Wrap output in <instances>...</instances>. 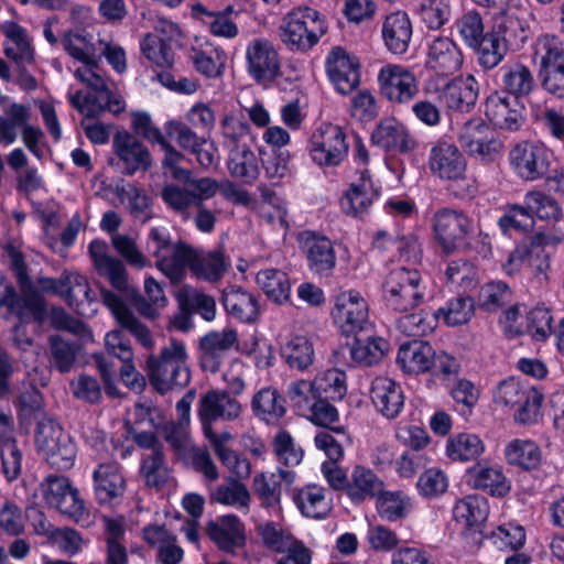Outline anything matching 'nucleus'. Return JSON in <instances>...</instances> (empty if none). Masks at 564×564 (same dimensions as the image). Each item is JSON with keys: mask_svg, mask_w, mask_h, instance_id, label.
<instances>
[{"mask_svg": "<svg viewBox=\"0 0 564 564\" xmlns=\"http://www.w3.org/2000/svg\"><path fill=\"white\" fill-rule=\"evenodd\" d=\"M74 75L90 91L85 95L80 90L70 93L68 100L76 110L87 118H96L105 111L118 115L124 110L123 98L109 89L106 77L94 61L77 68Z\"/></svg>", "mask_w": 564, "mask_h": 564, "instance_id": "obj_1", "label": "nucleus"}, {"mask_svg": "<svg viewBox=\"0 0 564 564\" xmlns=\"http://www.w3.org/2000/svg\"><path fill=\"white\" fill-rule=\"evenodd\" d=\"M145 249L154 259L155 268L162 272L172 284H180L191 268L194 247L177 239L174 240L166 227L150 228Z\"/></svg>", "mask_w": 564, "mask_h": 564, "instance_id": "obj_2", "label": "nucleus"}, {"mask_svg": "<svg viewBox=\"0 0 564 564\" xmlns=\"http://www.w3.org/2000/svg\"><path fill=\"white\" fill-rule=\"evenodd\" d=\"M186 360L185 345L175 339L164 346L159 356H149L147 373L151 386L161 394L174 389H183L191 380Z\"/></svg>", "mask_w": 564, "mask_h": 564, "instance_id": "obj_3", "label": "nucleus"}, {"mask_svg": "<svg viewBox=\"0 0 564 564\" xmlns=\"http://www.w3.org/2000/svg\"><path fill=\"white\" fill-rule=\"evenodd\" d=\"M279 37L291 51L305 52L327 32L325 17L316 9L300 6L289 11L279 25Z\"/></svg>", "mask_w": 564, "mask_h": 564, "instance_id": "obj_4", "label": "nucleus"}, {"mask_svg": "<svg viewBox=\"0 0 564 564\" xmlns=\"http://www.w3.org/2000/svg\"><path fill=\"white\" fill-rule=\"evenodd\" d=\"M426 285L416 269L397 267L382 283V299L386 306L398 313H408L424 303Z\"/></svg>", "mask_w": 564, "mask_h": 564, "instance_id": "obj_5", "label": "nucleus"}, {"mask_svg": "<svg viewBox=\"0 0 564 564\" xmlns=\"http://www.w3.org/2000/svg\"><path fill=\"white\" fill-rule=\"evenodd\" d=\"M497 405L513 410V419L521 424L538 422L543 394L535 387H528L514 378L499 383L494 392Z\"/></svg>", "mask_w": 564, "mask_h": 564, "instance_id": "obj_6", "label": "nucleus"}, {"mask_svg": "<svg viewBox=\"0 0 564 564\" xmlns=\"http://www.w3.org/2000/svg\"><path fill=\"white\" fill-rule=\"evenodd\" d=\"M431 223L435 239L445 252L465 247L476 230L474 220L465 212L449 207L437 209Z\"/></svg>", "mask_w": 564, "mask_h": 564, "instance_id": "obj_7", "label": "nucleus"}, {"mask_svg": "<svg viewBox=\"0 0 564 564\" xmlns=\"http://www.w3.org/2000/svg\"><path fill=\"white\" fill-rule=\"evenodd\" d=\"M35 443L39 453L52 467L67 470L74 465L76 446L55 422L46 420L37 424Z\"/></svg>", "mask_w": 564, "mask_h": 564, "instance_id": "obj_8", "label": "nucleus"}, {"mask_svg": "<svg viewBox=\"0 0 564 564\" xmlns=\"http://www.w3.org/2000/svg\"><path fill=\"white\" fill-rule=\"evenodd\" d=\"M348 148L341 127L323 123L312 134L310 154L319 166H337L346 159Z\"/></svg>", "mask_w": 564, "mask_h": 564, "instance_id": "obj_9", "label": "nucleus"}, {"mask_svg": "<svg viewBox=\"0 0 564 564\" xmlns=\"http://www.w3.org/2000/svg\"><path fill=\"white\" fill-rule=\"evenodd\" d=\"M553 154L543 144L534 142L517 143L509 152L513 172L524 181L544 178L550 172Z\"/></svg>", "mask_w": 564, "mask_h": 564, "instance_id": "obj_10", "label": "nucleus"}, {"mask_svg": "<svg viewBox=\"0 0 564 564\" xmlns=\"http://www.w3.org/2000/svg\"><path fill=\"white\" fill-rule=\"evenodd\" d=\"M332 316L336 326L347 336L371 328L367 302L354 290L336 296Z\"/></svg>", "mask_w": 564, "mask_h": 564, "instance_id": "obj_11", "label": "nucleus"}, {"mask_svg": "<svg viewBox=\"0 0 564 564\" xmlns=\"http://www.w3.org/2000/svg\"><path fill=\"white\" fill-rule=\"evenodd\" d=\"M2 32L12 45L4 46V54L11 58L19 67L17 84L24 91L35 90L37 82L35 77L25 68V64H31L34 59V52L31 47L26 31L15 22H6Z\"/></svg>", "mask_w": 564, "mask_h": 564, "instance_id": "obj_12", "label": "nucleus"}, {"mask_svg": "<svg viewBox=\"0 0 564 564\" xmlns=\"http://www.w3.org/2000/svg\"><path fill=\"white\" fill-rule=\"evenodd\" d=\"M297 240L310 271L318 278H330L337 263L333 241L311 230L300 232Z\"/></svg>", "mask_w": 564, "mask_h": 564, "instance_id": "obj_13", "label": "nucleus"}, {"mask_svg": "<svg viewBox=\"0 0 564 564\" xmlns=\"http://www.w3.org/2000/svg\"><path fill=\"white\" fill-rule=\"evenodd\" d=\"M246 62L249 75L263 86L282 75L280 55L268 40H252L246 48Z\"/></svg>", "mask_w": 564, "mask_h": 564, "instance_id": "obj_14", "label": "nucleus"}, {"mask_svg": "<svg viewBox=\"0 0 564 564\" xmlns=\"http://www.w3.org/2000/svg\"><path fill=\"white\" fill-rule=\"evenodd\" d=\"M381 95L389 101L406 105L419 95V80L408 68L400 65H386L378 74Z\"/></svg>", "mask_w": 564, "mask_h": 564, "instance_id": "obj_15", "label": "nucleus"}, {"mask_svg": "<svg viewBox=\"0 0 564 564\" xmlns=\"http://www.w3.org/2000/svg\"><path fill=\"white\" fill-rule=\"evenodd\" d=\"M241 405L227 391L209 390L198 401L197 414L205 436L217 435L213 424L218 421H232L240 415Z\"/></svg>", "mask_w": 564, "mask_h": 564, "instance_id": "obj_16", "label": "nucleus"}, {"mask_svg": "<svg viewBox=\"0 0 564 564\" xmlns=\"http://www.w3.org/2000/svg\"><path fill=\"white\" fill-rule=\"evenodd\" d=\"M238 346L234 328L212 330L199 339V364L204 371L216 373L229 352Z\"/></svg>", "mask_w": 564, "mask_h": 564, "instance_id": "obj_17", "label": "nucleus"}, {"mask_svg": "<svg viewBox=\"0 0 564 564\" xmlns=\"http://www.w3.org/2000/svg\"><path fill=\"white\" fill-rule=\"evenodd\" d=\"M429 167L443 181H459L465 177L467 162L454 143L438 141L430 150Z\"/></svg>", "mask_w": 564, "mask_h": 564, "instance_id": "obj_18", "label": "nucleus"}, {"mask_svg": "<svg viewBox=\"0 0 564 564\" xmlns=\"http://www.w3.org/2000/svg\"><path fill=\"white\" fill-rule=\"evenodd\" d=\"M485 115L497 128L518 131L524 124V106L517 99H510L499 93L491 94L485 105Z\"/></svg>", "mask_w": 564, "mask_h": 564, "instance_id": "obj_19", "label": "nucleus"}, {"mask_svg": "<svg viewBox=\"0 0 564 564\" xmlns=\"http://www.w3.org/2000/svg\"><path fill=\"white\" fill-rule=\"evenodd\" d=\"M113 151L121 164V173L133 175L137 171H147L151 164V154L134 135L128 131H118L112 141Z\"/></svg>", "mask_w": 564, "mask_h": 564, "instance_id": "obj_20", "label": "nucleus"}, {"mask_svg": "<svg viewBox=\"0 0 564 564\" xmlns=\"http://www.w3.org/2000/svg\"><path fill=\"white\" fill-rule=\"evenodd\" d=\"M380 195L368 170L360 171L359 177L350 183L344 194L340 205L347 215L362 218Z\"/></svg>", "mask_w": 564, "mask_h": 564, "instance_id": "obj_21", "label": "nucleus"}, {"mask_svg": "<svg viewBox=\"0 0 564 564\" xmlns=\"http://www.w3.org/2000/svg\"><path fill=\"white\" fill-rule=\"evenodd\" d=\"M93 480L95 497L101 505H111L126 491L122 466L117 462L98 464L93 473Z\"/></svg>", "mask_w": 564, "mask_h": 564, "instance_id": "obj_22", "label": "nucleus"}, {"mask_svg": "<svg viewBox=\"0 0 564 564\" xmlns=\"http://www.w3.org/2000/svg\"><path fill=\"white\" fill-rule=\"evenodd\" d=\"M525 12L516 7L501 8L495 14L492 32L511 48H520L529 37Z\"/></svg>", "mask_w": 564, "mask_h": 564, "instance_id": "obj_23", "label": "nucleus"}, {"mask_svg": "<svg viewBox=\"0 0 564 564\" xmlns=\"http://www.w3.org/2000/svg\"><path fill=\"white\" fill-rule=\"evenodd\" d=\"M101 299L102 303L111 311L122 329L133 335L143 347L151 348L153 346V338L149 328L126 306L120 296L109 290L102 289Z\"/></svg>", "mask_w": 564, "mask_h": 564, "instance_id": "obj_24", "label": "nucleus"}, {"mask_svg": "<svg viewBox=\"0 0 564 564\" xmlns=\"http://www.w3.org/2000/svg\"><path fill=\"white\" fill-rule=\"evenodd\" d=\"M106 241L95 239L88 246L89 256L95 269L100 275L106 276L110 284L118 291L128 289L127 271L122 261L110 256Z\"/></svg>", "mask_w": 564, "mask_h": 564, "instance_id": "obj_25", "label": "nucleus"}, {"mask_svg": "<svg viewBox=\"0 0 564 564\" xmlns=\"http://www.w3.org/2000/svg\"><path fill=\"white\" fill-rule=\"evenodd\" d=\"M499 86L513 99H527L538 87L532 69L522 63L506 64L499 69Z\"/></svg>", "mask_w": 564, "mask_h": 564, "instance_id": "obj_26", "label": "nucleus"}, {"mask_svg": "<svg viewBox=\"0 0 564 564\" xmlns=\"http://www.w3.org/2000/svg\"><path fill=\"white\" fill-rule=\"evenodd\" d=\"M207 534L216 545L229 553L245 546V525L235 514H226L207 524Z\"/></svg>", "mask_w": 564, "mask_h": 564, "instance_id": "obj_27", "label": "nucleus"}, {"mask_svg": "<svg viewBox=\"0 0 564 564\" xmlns=\"http://www.w3.org/2000/svg\"><path fill=\"white\" fill-rule=\"evenodd\" d=\"M162 34L170 37L178 34V28L172 22H163L155 28L154 33H148L141 41L143 55L159 67H170L174 63V54L170 39H163Z\"/></svg>", "mask_w": 564, "mask_h": 564, "instance_id": "obj_28", "label": "nucleus"}, {"mask_svg": "<svg viewBox=\"0 0 564 564\" xmlns=\"http://www.w3.org/2000/svg\"><path fill=\"white\" fill-rule=\"evenodd\" d=\"M478 98V86L473 76L465 79L452 80L437 89L436 99L446 105L449 110L468 112Z\"/></svg>", "mask_w": 564, "mask_h": 564, "instance_id": "obj_29", "label": "nucleus"}, {"mask_svg": "<svg viewBox=\"0 0 564 564\" xmlns=\"http://www.w3.org/2000/svg\"><path fill=\"white\" fill-rule=\"evenodd\" d=\"M489 508L487 499L478 495L466 496L455 503L453 517L457 522L466 525V531L475 535V540L482 539L481 525L488 517Z\"/></svg>", "mask_w": 564, "mask_h": 564, "instance_id": "obj_30", "label": "nucleus"}, {"mask_svg": "<svg viewBox=\"0 0 564 564\" xmlns=\"http://www.w3.org/2000/svg\"><path fill=\"white\" fill-rule=\"evenodd\" d=\"M463 65L458 46L448 37H437L429 46L426 66L438 75L448 76Z\"/></svg>", "mask_w": 564, "mask_h": 564, "instance_id": "obj_31", "label": "nucleus"}, {"mask_svg": "<svg viewBox=\"0 0 564 564\" xmlns=\"http://www.w3.org/2000/svg\"><path fill=\"white\" fill-rule=\"evenodd\" d=\"M189 270L198 278L208 282L219 281L230 269L231 261L223 247L213 250L194 248Z\"/></svg>", "mask_w": 564, "mask_h": 564, "instance_id": "obj_32", "label": "nucleus"}, {"mask_svg": "<svg viewBox=\"0 0 564 564\" xmlns=\"http://www.w3.org/2000/svg\"><path fill=\"white\" fill-rule=\"evenodd\" d=\"M528 267L535 273H544L550 267L549 253L542 239L533 237L520 242L510 253L507 267L510 271Z\"/></svg>", "mask_w": 564, "mask_h": 564, "instance_id": "obj_33", "label": "nucleus"}, {"mask_svg": "<svg viewBox=\"0 0 564 564\" xmlns=\"http://www.w3.org/2000/svg\"><path fill=\"white\" fill-rule=\"evenodd\" d=\"M370 395L376 409L387 419L399 415L404 405L401 387L392 379L377 377L371 382Z\"/></svg>", "mask_w": 564, "mask_h": 564, "instance_id": "obj_34", "label": "nucleus"}, {"mask_svg": "<svg viewBox=\"0 0 564 564\" xmlns=\"http://www.w3.org/2000/svg\"><path fill=\"white\" fill-rule=\"evenodd\" d=\"M382 39L387 50L392 54H404L412 39V23L405 12H393L382 23Z\"/></svg>", "mask_w": 564, "mask_h": 564, "instance_id": "obj_35", "label": "nucleus"}, {"mask_svg": "<svg viewBox=\"0 0 564 564\" xmlns=\"http://www.w3.org/2000/svg\"><path fill=\"white\" fill-rule=\"evenodd\" d=\"M373 144L384 150L408 152L414 149L415 141L408 129L395 119L381 121L371 134Z\"/></svg>", "mask_w": 564, "mask_h": 564, "instance_id": "obj_36", "label": "nucleus"}, {"mask_svg": "<svg viewBox=\"0 0 564 564\" xmlns=\"http://www.w3.org/2000/svg\"><path fill=\"white\" fill-rule=\"evenodd\" d=\"M105 564H129L123 518L104 517Z\"/></svg>", "mask_w": 564, "mask_h": 564, "instance_id": "obj_37", "label": "nucleus"}, {"mask_svg": "<svg viewBox=\"0 0 564 564\" xmlns=\"http://www.w3.org/2000/svg\"><path fill=\"white\" fill-rule=\"evenodd\" d=\"M434 349L427 341L413 340L403 344L397 356L398 364L409 373L431 371Z\"/></svg>", "mask_w": 564, "mask_h": 564, "instance_id": "obj_38", "label": "nucleus"}, {"mask_svg": "<svg viewBox=\"0 0 564 564\" xmlns=\"http://www.w3.org/2000/svg\"><path fill=\"white\" fill-rule=\"evenodd\" d=\"M226 165L231 177L253 185L260 176L259 158L250 145L227 153Z\"/></svg>", "mask_w": 564, "mask_h": 564, "instance_id": "obj_39", "label": "nucleus"}, {"mask_svg": "<svg viewBox=\"0 0 564 564\" xmlns=\"http://www.w3.org/2000/svg\"><path fill=\"white\" fill-rule=\"evenodd\" d=\"M468 484L494 497H505L511 489L510 481L500 468L494 466H474L468 469Z\"/></svg>", "mask_w": 564, "mask_h": 564, "instance_id": "obj_40", "label": "nucleus"}, {"mask_svg": "<svg viewBox=\"0 0 564 564\" xmlns=\"http://www.w3.org/2000/svg\"><path fill=\"white\" fill-rule=\"evenodd\" d=\"M221 302L226 312L240 322H253L258 315L256 297L238 285L227 286L223 291Z\"/></svg>", "mask_w": 564, "mask_h": 564, "instance_id": "obj_41", "label": "nucleus"}, {"mask_svg": "<svg viewBox=\"0 0 564 564\" xmlns=\"http://www.w3.org/2000/svg\"><path fill=\"white\" fill-rule=\"evenodd\" d=\"M383 487V481L370 468L356 466L351 471L347 495L352 502L359 503L378 497Z\"/></svg>", "mask_w": 564, "mask_h": 564, "instance_id": "obj_42", "label": "nucleus"}, {"mask_svg": "<svg viewBox=\"0 0 564 564\" xmlns=\"http://www.w3.org/2000/svg\"><path fill=\"white\" fill-rule=\"evenodd\" d=\"M354 343L349 347L351 361L357 366L369 367L382 360L389 350V343L382 337L354 335Z\"/></svg>", "mask_w": 564, "mask_h": 564, "instance_id": "obj_43", "label": "nucleus"}, {"mask_svg": "<svg viewBox=\"0 0 564 564\" xmlns=\"http://www.w3.org/2000/svg\"><path fill=\"white\" fill-rule=\"evenodd\" d=\"M293 500L302 514L308 518L323 519L332 510V503L325 497V488L314 484L301 488Z\"/></svg>", "mask_w": 564, "mask_h": 564, "instance_id": "obj_44", "label": "nucleus"}, {"mask_svg": "<svg viewBox=\"0 0 564 564\" xmlns=\"http://www.w3.org/2000/svg\"><path fill=\"white\" fill-rule=\"evenodd\" d=\"M251 408L256 416L269 424L279 422L286 413L284 397L270 387L259 390L253 395Z\"/></svg>", "mask_w": 564, "mask_h": 564, "instance_id": "obj_45", "label": "nucleus"}, {"mask_svg": "<svg viewBox=\"0 0 564 564\" xmlns=\"http://www.w3.org/2000/svg\"><path fill=\"white\" fill-rule=\"evenodd\" d=\"M257 283L271 301L283 304L290 297L291 284L288 274L279 269H263L257 273Z\"/></svg>", "mask_w": 564, "mask_h": 564, "instance_id": "obj_46", "label": "nucleus"}, {"mask_svg": "<svg viewBox=\"0 0 564 564\" xmlns=\"http://www.w3.org/2000/svg\"><path fill=\"white\" fill-rule=\"evenodd\" d=\"M534 55L540 59L539 72L564 66V44L554 34H543L538 37Z\"/></svg>", "mask_w": 564, "mask_h": 564, "instance_id": "obj_47", "label": "nucleus"}, {"mask_svg": "<svg viewBox=\"0 0 564 564\" xmlns=\"http://www.w3.org/2000/svg\"><path fill=\"white\" fill-rule=\"evenodd\" d=\"M485 451V445L478 435L459 433L447 441L446 453L453 460L468 462L477 459Z\"/></svg>", "mask_w": 564, "mask_h": 564, "instance_id": "obj_48", "label": "nucleus"}, {"mask_svg": "<svg viewBox=\"0 0 564 564\" xmlns=\"http://www.w3.org/2000/svg\"><path fill=\"white\" fill-rule=\"evenodd\" d=\"M509 45L497 35V33L488 32L473 47L477 53V61L484 69H492L498 66L505 58Z\"/></svg>", "mask_w": 564, "mask_h": 564, "instance_id": "obj_49", "label": "nucleus"}, {"mask_svg": "<svg viewBox=\"0 0 564 564\" xmlns=\"http://www.w3.org/2000/svg\"><path fill=\"white\" fill-rule=\"evenodd\" d=\"M63 299L80 315H86L85 306L90 305L95 301L90 296L87 279L79 273H66V286Z\"/></svg>", "mask_w": 564, "mask_h": 564, "instance_id": "obj_50", "label": "nucleus"}, {"mask_svg": "<svg viewBox=\"0 0 564 564\" xmlns=\"http://www.w3.org/2000/svg\"><path fill=\"white\" fill-rule=\"evenodd\" d=\"M48 347L52 366L61 373L69 372L77 359L79 345L59 335H53L48 339Z\"/></svg>", "mask_w": 564, "mask_h": 564, "instance_id": "obj_51", "label": "nucleus"}, {"mask_svg": "<svg viewBox=\"0 0 564 564\" xmlns=\"http://www.w3.org/2000/svg\"><path fill=\"white\" fill-rule=\"evenodd\" d=\"M281 356L291 368L305 370L314 360L313 345L307 338L295 336L282 346Z\"/></svg>", "mask_w": 564, "mask_h": 564, "instance_id": "obj_52", "label": "nucleus"}, {"mask_svg": "<svg viewBox=\"0 0 564 564\" xmlns=\"http://www.w3.org/2000/svg\"><path fill=\"white\" fill-rule=\"evenodd\" d=\"M30 120V109L23 104H12L6 110V116H0V141L7 145L12 144Z\"/></svg>", "mask_w": 564, "mask_h": 564, "instance_id": "obj_53", "label": "nucleus"}, {"mask_svg": "<svg viewBox=\"0 0 564 564\" xmlns=\"http://www.w3.org/2000/svg\"><path fill=\"white\" fill-rule=\"evenodd\" d=\"M140 475L145 485L161 488L169 479V467L163 452H149L142 456Z\"/></svg>", "mask_w": 564, "mask_h": 564, "instance_id": "obj_54", "label": "nucleus"}, {"mask_svg": "<svg viewBox=\"0 0 564 564\" xmlns=\"http://www.w3.org/2000/svg\"><path fill=\"white\" fill-rule=\"evenodd\" d=\"M161 198L173 213L187 220L191 217V208L195 207L194 192L185 186L169 184L161 191Z\"/></svg>", "mask_w": 564, "mask_h": 564, "instance_id": "obj_55", "label": "nucleus"}, {"mask_svg": "<svg viewBox=\"0 0 564 564\" xmlns=\"http://www.w3.org/2000/svg\"><path fill=\"white\" fill-rule=\"evenodd\" d=\"M317 398L341 400L347 392L346 375L338 369H328L313 380Z\"/></svg>", "mask_w": 564, "mask_h": 564, "instance_id": "obj_56", "label": "nucleus"}, {"mask_svg": "<svg viewBox=\"0 0 564 564\" xmlns=\"http://www.w3.org/2000/svg\"><path fill=\"white\" fill-rule=\"evenodd\" d=\"M212 500L225 506L248 510L250 494L242 482L230 478L216 487L212 494Z\"/></svg>", "mask_w": 564, "mask_h": 564, "instance_id": "obj_57", "label": "nucleus"}, {"mask_svg": "<svg viewBox=\"0 0 564 564\" xmlns=\"http://www.w3.org/2000/svg\"><path fill=\"white\" fill-rule=\"evenodd\" d=\"M509 464L520 466L523 469H533L541 462V452L532 441L511 442L505 451Z\"/></svg>", "mask_w": 564, "mask_h": 564, "instance_id": "obj_58", "label": "nucleus"}, {"mask_svg": "<svg viewBox=\"0 0 564 564\" xmlns=\"http://www.w3.org/2000/svg\"><path fill=\"white\" fill-rule=\"evenodd\" d=\"M221 145L228 152L249 145L247 138L249 126L232 115H226L220 121Z\"/></svg>", "mask_w": 564, "mask_h": 564, "instance_id": "obj_59", "label": "nucleus"}, {"mask_svg": "<svg viewBox=\"0 0 564 564\" xmlns=\"http://www.w3.org/2000/svg\"><path fill=\"white\" fill-rule=\"evenodd\" d=\"M474 314V301L469 296H458L448 300L440 307L434 316L443 318L448 326H457L467 323Z\"/></svg>", "mask_w": 564, "mask_h": 564, "instance_id": "obj_60", "label": "nucleus"}, {"mask_svg": "<svg viewBox=\"0 0 564 564\" xmlns=\"http://www.w3.org/2000/svg\"><path fill=\"white\" fill-rule=\"evenodd\" d=\"M330 399L317 398L306 413L308 419L316 425L329 429L333 433L347 438L344 426L334 424L339 421V413L337 409L329 403Z\"/></svg>", "mask_w": 564, "mask_h": 564, "instance_id": "obj_61", "label": "nucleus"}, {"mask_svg": "<svg viewBox=\"0 0 564 564\" xmlns=\"http://www.w3.org/2000/svg\"><path fill=\"white\" fill-rule=\"evenodd\" d=\"M411 503L406 496L399 491H382L377 497V511L388 521H397L404 518L410 511Z\"/></svg>", "mask_w": 564, "mask_h": 564, "instance_id": "obj_62", "label": "nucleus"}, {"mask_svg": "<svg viewBox=\"0 0 564 564\" xmlns=\"http://www.w3.org/2000/svg\"><path fill=\"white\" fill-rule=\"evenodd\" d=\"M260 161L265 176L271 181H280L290 173L291 153L286 149L260 151Z\"/></svg>", "mask_w": 564, "mask_h": 564, "instance_id": "obj_63", "label": "nucleus"}, {"mask_svg": "<svg viewBox=\"0 0 564 564\" xmlns=\"http://www.w3.org/2000/svg\"><path fill=\"white\" fill-rule=\"evenodd\" d=\"M417 14L429 29H441L452 14L449 0H421Z\"/></svg>", "mask_w": 564, "mask_h": 564, "instance_id": "obj_64", "label": "nucleus"}]
</instances>
